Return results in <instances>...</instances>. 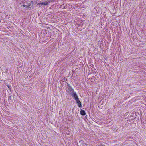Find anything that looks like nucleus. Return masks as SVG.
I'll use <instances>...</instances> for the list:
<instances>
[{
  "label": "nucleus",
  "instance_id": "nucleus-1",
  "mask_svg": "<svg viewBox=\"0 0 146 146\" xmlns=\"http://www.w3.org/2000/svg\"><path fill=\"white\" fill-rule=\"evenodd\" d=\"M67 91L68 92H72L70 93V94L74 97V99L76 101L79 99L77 94L74 91L73 89L70 86H68V89L67 90Z\"/></svg>",
  "mask_w": 146,
  "mask_h": 146
},
{
  "label": "nucleus",
  "instance_id": "nucleus-2",
  "mask_svg": "<svg viewBox=\"0 0 146 146\" xmlns=\"http://www.w3.org/2000/svg\"><path fill=\"white\" fill-rule=\"evenodd\" d=\"M76 101L78 104V106L79 107H81L82 106L81 103L80 101L79 100V99L76 100Z\"/></svg>",
  "mask_w": 146,
  "mask_h": 146
},
{
  "label": "nucleus",
  "instance_id": "nucleus-3",
  "mask_svg": "<svg viewBox=\"0 0 146 146\" xmlns=\"http://www.w3.org/2000/svg\"><path fill=\"white\" fill-rule=\"evenodd\" d=\"M80 113L81 115L83 116H84L86 114L85 111L82 110H81L80 111Z\"/></svg>",
  "mask_w": 146,
  "mask_h": 146
},
{
  "label": "nucleus",
  "instance_id": "nucleus-4",
  "mask_svg": "<svg viewBox=\"0 0 146 146\" xmlns=\"http://www.w3.org/2000/svg\"><path fill=\"white\" fill-rule=\"evenodd\" d=\"M38 4L39 5H47V3H44V2L42 3H38Z\"/></svg>",
  "mask_w": 146,
  "mask_h": 146
},
{
  "label": "nucleus",
  "instance_id": "nucleus-5",
  "mask_svg": "<svg viewBox=\"0 0 146 146\" xmlns=\"http://www.w3.org/2000/svg\"><path fill=\"white\" fill-rule=\"evenodd\" d=\"M23 7H26V5H23Z\"/></svg>",
  "mask_w": 146,
  "mask_h": 146
},
{
  "label": "nucleus",
  "instance_id": "nucleus-6",
  "mask_svg": "<svg viewBox=\"0 0 146 146\" xmlns=\"http://www.w3.org/2000/svg\"><path fill=\"white\" fill-rule=\"evenodd\" d=\"M8 86V88H9V89H10V88L9 86Z\"/></svg>",
  "mask_w": 146,
  "mask_h": 146
}]
</instances>
